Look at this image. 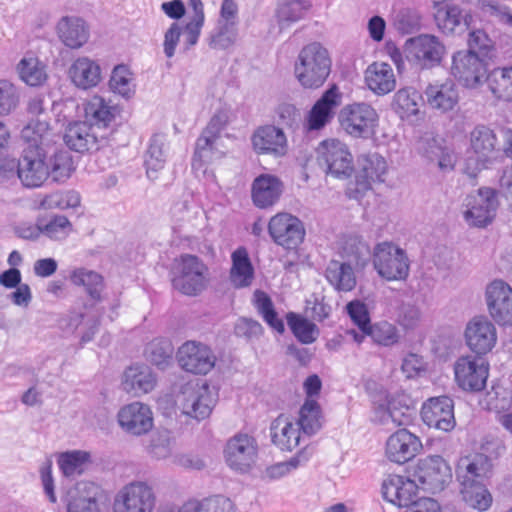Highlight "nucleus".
Returning <instances> with one entry per match:
<instances>
[{
	"mask_svg": "<svg viewBox=\"0 0 512 512\" xmlns=\"http://www.w3.org/2000/svg\"><path fill=\"white\" fill-rule=\"evenodd\" d=\"M118 422L127 433L140 436L153 427V414L150 407L141 402H132L118 412Z\"/></svg>",
	"mask_w": 512,
	"mask_h": 512,
	"instance_id": "nucleus-23",
	"label": "nucleus"
},
{
	"mask_svg": "<svg viewBox=\"0 0 512 512\" xmlns=\"http://www.w3.org/2000/svg\"><path fill=\"white\" fill-rule=\"evenodd\" d=\"M176 357L181 368L193 374H207L216 360L209 347L194 341L184 343L178 349Z\"/></svg>",
	"mask_w": 512,
	"mask_h": 512,
	"instance_id": "nucleus-19",
	"label": "nucleus"
},
{
	"mask_svg": "<svg viewBox=\"0 0 512 512\" xmlns=\"http://www.w3.org/2000/svg\"><path fill=\"white\" fill-rule=\"evenodd\" d=\"M418 151L429 162L435 163L440 171L446 173L454 169L457 157L448 147L442 145L441 141L425 135L418 142Z\"/></svg>",
	"mask_w": 512,
	"mask_h": 512,
	"instance_id": "nucleus-30",
	"label": "nucleus"
},
{
	"mask_svg": "<svg viewBox=\"0 0 512 512\" xmlns=\"http://www.w3.org/2000/svg\"><path fill=\"white\" fill-rule=\"evenodd\" d=\"M171 281L182 294L196 296L207 286L208 267L199 257L183 254L175 260Z\"/></svg>",
	"mask_w": 512,
	"mask_h": 512,
	"instance_id": "nucleus-4",
	"label": "nucleus"
},
{
	"mask_svg": "<svg viewBox=\"0 0 512 512\" xmlns=\"http://www.w3.org/2000/svg\"><path fill=\"white\" fill-rule=\"evenodd\" d=\"M466 206V221L477 227H485L495 217L498 208L497 192L491 188H481L476 195L467 197Z\"/></svg>",
	"mask_w": 512,
	"mask_h": 512,
	"instance_id": "nucleus-16",
	"label": "nucleus"
},
{
	"mask_svg": "<svg viewBox=\"0 0 512 512\" xmlns=\"http://www.w3.org/2000/svg\"><path fill=\"white\" fill-rule=\"evenodd\" d=\"M451 74L463 86L477 88L486 82L487 63L471 50H461L452 57Z\"/></svg>",
	"mask_w": 512,
	"mask_h": 512,
	"instance_id": "nucleus-11",
	"label": "nucleus"
},
{
	"mask_svg": "<svg viewBox=\"0 0 512 512\" xmlns=\"http://www.w3.org/2000/svg\"><path fill=\"white\" fill-rule=\"evenodd\" d=\"M339 254L344 262L355 269H363L372 255L367 242L356 234H347L340 239Z\"/></svg>",
	"mask_w": 512,
	"mask_h": 512,
	"instance_id": "nucleus-35",
	"label": "nucleus"
},
{
	"mask_svg": "<svg viewBox=\"0 0 512 512\" xmlns=\"http://www.w3.org/2000/svg\"><path fill=\"white\" fill-rule=\"evenodd\" d=\"M257 456V442L247 434H237L227 442L226 462L235 471L248 472L256 463Z\"/></svg>",
	"mask_w": 512,
	"mask_h": 512,
	"instance_id": "nucleus-15",
	"label": "nucleus"
},
{
	"mask_svg": "<svg viewBox=\"0 0 512 512\" xmlns=\"http://www.w3.org/2000/svg\"><path fill=\"white\" fill-rule=\"evenodd\" d=\"M270 431L272 442L283 451H291L299 445V427L286 415H279L272 422Z\"/></svg>",
	"mask_w": 512,
	"mask_h": 512,
	"instance_id": "nucleus-38",
	"label": "nucleus"
},
{
	"mask_svg": "<svg viewBox=\"0 0 512 512\" xmlns=\"http://www.w3.org/2000/svg\"><path fill=\"white\" fill-rule=\"evenodd\" d=\"M68 77L77 88L87 90L101 82V67L89 57H78L68 68Z\"/></svg>",
	"mask_w": 512,
	"mask_h": 512,
	"instance_id": "nucleus-33",
	"label": "nucleus"
},
{
	"mask_svg": "<svg viewBox=\"0 0 512 512\" xmlns=\"http://www.w3.org/2000/svg\"><path fill=\"white\" fill-rule=\"evenodd\" d=\"M22 139L27 143L24 149H43L48 153L60 151L55 147V134L46 121H31L21 131Z\"/></svg>",
	"mask_w": 512,
	"mask_h": 512,
	"instance_id": "nucleus-37",
	"label": "nucleus"
},
{
	"mask_svg": "<svg viewBox=\"0 0 512 512\" xmlns=\"http://www.w3.org/2000/svg\"><path fill=\"white\" fill-rule=\"evenodd\" d=\"M342 94L336 85H332L315 102L307 116V129L309 131L320 130L334 117V110L340 106Z\"/></svg>",
	"mask_w": 512,
	"mask_h": 512,
	"instance_id": "nucleus-26",
	"label": "nucleus"
},
{
	"mask_svg": "<svg viewBox=\"0 0 512 512\" xmlns=\"http://www.w3.org/2000/svg\"><path fill=\"white\" fill-rule=\"evenodd\" d=\"M283 192V184L278 177L271 174H261L256 177L251 187V197L254 205L265 209L273 206Z\"/></svg>",
	"mask_w": 512,
	"mask_h": 512,
	"instance_id": "nucleus-31",
	"label": "nucleus"
},
{
	"mask_svg": "<svg viewBox=\"0 0 512 512\" xmlns=\"http://www.w3.org/2000/svg\"><path fill=\"white\" fill-rule=\"evenodd\" d=\"M376 110L367 103H353L344 106L339 113L342 128L352 137L369 138L378 124Z\"/></svg>",
	"mask_w": 512,
	"mask_h": 512,
	"instance_id": "nucleus-10",
	"label": "nucleus"
},
{
	"mask_svg": "<svg viewBox=\"0 0 512 512\" xmlns=\"http://www.w3.org/2000/svg\"><path fill=\"white\" fill-rule=\"evenodd\" d=\"M422 448L420 439L403 428L393 433L386 442L387 458L397 464H404L413 459Z\"/></svg>",
	"mask_w": 512,
	"mask_h": 512,
	"instance_id": "nucleus-27",
	"label": "nucleus"
},
{
	"mask_svg": "<svg viewBox=\"0 0 512 512\" xmlns=\"http://www.w3.org/2000/svg\"><path fill=\"white\" fill-rule=\"evenodd\" d=\"M375 418L383 425L406 426L412 422L413 409L403 402L402 397H393L387 405L376 408Z\"/></svg>",
	"mask_w": 512,
	"mask_h": 512,
	"instance_id": "nucleus-39",
	"label": "nucleus"
},
{
	"mask_svg": "<svg viewBox=\"0 0 512 512\" xmlns=\"http://www.w3.org/2000/svg\"><path fill=\"white\" fill-rule=\"evenodd\" d=\"M70 280L74 285L83 286L91 299L101 300L104 281L99 273L86 268H78L71 273Z\"/></svg>",
	"mask_w": 512,
	"mask_h": 512,
	"instance_id": "nucleus-49",
	"label": "nucleus"
},
{
	"mask_svg": "<svg viewBox=\"0 0 512 512\" xmlns=\"http://www.w3.org/2000/svg\"><path fill=\"white\" fill-rule=\"evenodd\" d=\"M155 504L153 488L144 481H133L117 493L114 512H152Z\"/></svg>",
	"mask_w": 512,
	"mask_h": 512,
	"instance_id": "nucleus-12",
	"label": "nucleus"
},
{
	"mask_svg": "<svg viewBox=\"0 0 512 512\" xmlns=\"http://www.w3.org/2000/svg\"><path fill=\"white\" fill-rule=\"evenodd\" d=\"M419 486L415 481L400 475H389L382 483L383 498L398 506L411 507L415 503Z\"/></svg>",
	"mask_w": 512,
	"mask_h": 512,
	"instance_id": "nucleus-24",
	"label": "nucleus"
},
{
	"mask_svg": "<svg viewBox=\"0 0 512 512\" xmlns=\"http://www.w3.org/2000/svg\"><path fill=\"white\" fill-rule=\"evenodd\" d=\"M229 123V115L225 110L217 111L196 141L192 158V170L199 175H206L208 166L225 155L221 144V133Z\"/></svg>",
	"mask_w": 512,
	"mask_h": 512,
	"instance_id": "nucleus-2",
	"label": "nucleus"
},
{
	"mask_svg": "<svg viewBox=\"0 0 512 512\" xmlns=\"http://www.w3.org/2000/svg\"><path fill=\"white\" fill-rule=\"evenodd\" d=\"M420 99V94L414 88H403L395 93L393 108L400 118H409L418 114Z\"/></svg>",
	"mask_w": 512,
	"mask_h": 512,
	"instance_id": "nucleus-52",
	"label": "nucleus"
},
{
	"mask_svg": "<svg viewBox=\"0 0 512 512\" xmlns=\"http://www.w3.org/2000/svg\"><path fill=\"white\" fill-rule=\"evenodd\" d=\"M166 138L164 135L155 134L151 140L146 153L145 165L148 177L152 178V173L161 170L166 162Z\"/></svg>",
	"mask_w": 512,
	"mask_h": 512,
	"instance_id": "nucleus-51",
	"label": "nucleus"
},
{
	"mask_svg": "<svg viewBox=\"0 0 512 512\" xmlns=\"http://www.w3.org/2000/svg\"><path fill=\"white\" fill-rule=\"evenodd\" d=\"M346 309L351 320L358 326L361 332H367V329L371 325L367 306L361 301L355 300L349 302Z\"/></svg>",
	"mask_w": 512,
	"mask_h": 512,
	"instance_id": "nucleus-64",
	"label": "nucleus"
},
{
	"mask_svg": "<svg viewBox=\"0 0 512 512\" xmlns=\"http://www.w3.org/2000/svg\"><path fill=\"white\" fill-rule=\"evenodd\" d=\"M72 231V224L64 215H55L42 225V234L52 240L65 239Z\"/></svg>",
	"mask_w": 512,
	"mask_h": 512,
	"instance_id": "nucleus-61",
	"label": "nucleus"
},
{
	"mask_svg": "<svg viewBox=\"0 0 512 512\" xmlns=\"http://www.w3.org/2000/svg\"><path fill=\"white\" fill-rule=\"evenodd\" d=\"M423 318L421 308L413 302H403L398 310L397 321L406 331L416 329Z\"/></svg>",
	"mask_w": 512,
	"mask_h": 512,
	"instance_id": "nucleus-60",
	"label": "nucleus"
},
{
	"mask_svg": "<svg viewBox=\"0 0 512 512\" xmlns=\"http://www.w3.org/2000/svg\"><path fill=\"white\" fill-rule=\"evenodd\" d=\"M272 240L285 249H295L304 240L305 228L302 221L290 213H278L268 223Z\"/></svg>",
	"mask_w": 512,
	"mask_h": 512,
	"instance_id": "nucleus-13",
	"label": "nucleus"
},
{
	"mask_svg": "<svg viewBox=\"0 0 512 512\" xmlns=\"http://www.w3.org/2000/svg\"><path fill=\"white\" fill-rule=\"evenodd\" d=\"M486 82L495 98L512 102V66L493 69L486 77Z\"/></svg>",
	"mask_w": 512,
	"mask_h": 512,
	"instance_id": "nucleus-47",
	"label": "nucleus"
},
{
	"mask_svg": "<svg viewBox=\"0 0 512 512\" xmlns=\"http://www.w3.org/2000/svg\"><path fill=\"white\" fill-rule=\"evenodd\" d=\"M90 463V453L82 450L67 451L61 453L58 458L59 468L66 477L81 475Z\"/></svg>",
	"mask_w": 512,
	"mask_h": 512,
	"instance_id": "nucleus-48",
	"label": "nucleus"
},
{
	"mask_svg": "<svg viewBox=\"0 0 512 512\" xmlns=\"http://www.w3.org/2000/svg\"><path fill=\"white\" fill-rule=\"evenodd\" d=\"M492 467L488 456L477 453L462 458L456 469V477L461 486L483 483Z\"/></svg>",
	"mask_w": 512,
	"mask_h": 512,
	"instance_id": "nucleus-29",
	"label": "nucleus"
},
{
	"mask_svg": "<svg viewBox=\"0 0 512 512\" xmlns=\"http://www.w3.org/2000/svg\"><path fill=\"white\" fill-rule=\"evenodd\" d=\"M360 171L356 175L354 188L349 187V196L361 197L371 188L372 182H384L387 172V163L378 153H369L359 158Z\"/></svg>",
	"mask_w": 512,
	"mask_h": 512,
	"instance_id": "nucleus-17",
	"label": "nucleus"
},
{
	"mask_svg": "<svg viewBox=\"0 0 512 512\" xmlns=\"http://www.w3.org/2000/svg\"><path fill=\"white\" fill-rule=\"evenodd\" d=\"M19 95L16 87L7 82L0 81V116L9 114L18 104Z\"/></svg>",
	"mask_w": 512,
	"mask_h": 512,
	"instance_id": "nucleus-63",
	"label": "nucleus"
},
{
	"mask_svg": "<svg viewBox=\"0 0 512 512\" xmlns=\"http://www.w3.org/2000/svg\"><path fill=\"white\" fill-rule=\"evenodd\" d=\"M105 135H99L87 122H74L65 130L63 140L67 147L78 153L92 152L100 148Z\"/></svg>",
	"mask_w": 512,
	"mask_h": 512,
	"instance_id": "nucleus-25",
	"label": "nucleus"
},
{
	"mask_svg": "<svg viewBox=\"0 0 512 512\" xmlns=\"http://www.w3.org/2000/svg\"><path fill=\"white\" fill-rule=\"evenodd\" d=\"M325 277L338 291L348 292L356 286L354 266L344 261L331 260L325 270Z\"/></svg>",
	"mask_w": 512,
	"mask_h": 512,
	"instance_id": "nucleus-46",
	"label": "nucleus"
},
{
	"mask_svg": "<svg viewBox=\"0 0 512 512\" xmlns=\"http://www.w3.org/2000/svg\"><path fill=\"white\" fill-rule=\"evenodd\" d=\"M18 73L30 86H38L46 79L44 68L36 58L22 59L18 64Z\"/></svg>",
	"mask_w": 512,
	"mask_h": 512,
	"instance_id": "nucleus-59",
	"label": "nucleus"
},
{
	"mask_svg": "<svg viewBox=\"0 0 512 512\" xmlns=\"http://www.w3.org/2000/svg\"><path fill=\"white\" fill-rule=\"evenodd\" d=\"M60 41L71 49H79L87 43L90 30L87 23L77 16H63L56 25Z\"/></svg>",
	"mask_w": 512,
	"mask_h": 512,
	"instance_id": "nucleus-32",
	"label": "nucleus"
},
{
	"mask_svg": "<svg viewBox=\"0 0 512 512\" xmlns=\"http://www.w3.org/2000/svg\"><path fill=\"white\" fill-rule=\"evenodd\" d=\"M307 435L315 434L320 428V407L314 400H306L299 411V419L295 422Z\"/></svg>",
	"mask_w": 512,
	"mask_h": 512,
	"instance_id": "nucleus-54",
	"label": "nucleus"
},
{
	"mask_svg": "<svg viewBox=\"0 0 512 512\" xmlns=\"http://www.w3.org/2000/svg\"><path fill=\"white\" fill-rule=\"evenodd\" d=\"M463 501L480 512L486 511L492 504V496L483 483L461 486Z\"/></svg>",
	"mask_w": 512,
	"mask_h": 512,
	"instance_id": "nucleus-53",
	"label": "nucleus"
},
{
	"mask_svg": "<svg viewBox=\"0 0 512 512\" xmlns=\"http://www.w3.org/2000/svg\"><path fill=\"white\" fill-rule=\"evenodd\" d=\"M286 320L293 335L302 344H311L318 338L319 329L316 324L301 315L289 312L286 315Z\"/></svg>",
	"mask_w": 512,
	"mask_h": 512,
	"instance_id": "nucleus-50",
	"label": "nucleus"
},
{
	"mask_svg": "<svg viewBox=\"0 0 512 512\" xmlns=\"http://www.w3.org/2000/svg\"><path fill=\"white\" fill-rule=\"evenodd\" d=\"M364 334L370 336L375 343L383 346H392L399 341V333L396 326L387 321H380L370 325Z\"/></svg>",
	"mask_w": 512,
	"mask_h": 512,
	"instance_id": "nucleus-57",
	"label": "nucleus"
},
{
	"mask_svg": "<svg viewBox=\"0 0 512 512\" xmlns=\"http://www.w3.org/2000/svg\"><path fill=\"white\" fill-rule=\"evenodd\" d=\"M498 139L491 128L486 125H477L470 132V149L474 155L468 158L466 171L471 177H475L477 172L487 168L498 152Z\"/></svg>",
	"mask_w": 512,
	"mask_h": 512,
	"instance_id": "nucleus-7",
	"label": "nucleus"
},
{
	"mask_svg": "<svg viewBox=\"0 0 512 512\" xmlns=\"http://www.w3.org/2000/svg\"><path fill=\"white\" fill-rule=\"evenodd\" d=\"M434 19L437 28L445 35H456L468 29L467 15L453 3L438 4Z\"/></svg>",
	"mask_w": 512,
	"mask_h": 512,
	"instance_id": "nucleus-34",
	"label": "nucleus"
},
{
	"mask_svg": "<svg viewBox=\"0 0 512 512\" xmlns=\"http://www.w3.org/2000/svg\"><path fill=\"white\" fill-rule=\"evenodd\" d=\"M404 53L407 60L420 69H431L440 65L446 48L438 37L420 34L406 40Z\"/></svg>",
	"mask_w": 512,
	"mask_h": 512,
	"instance_id": "nucleus-8",
	"label": "nucleus"
},
{
	"mask_svg": "<svg viewBox=\"0 0 512 512\" xmlns=\"http://www.w3.org/2000/svg\"><path fill=\"white\" fill-rule=\"evenodd\" d=\"M485 295L491 317L498 324H512V288L502 280H494Z\"/></svg>",
	"mask_w": 512,
	"mask_h": 512,
	"instance_id": "nucleus-20",
	"label": "nucleus"
},
{
	"mask_svg": "<svg viewBox=\"0 0 512 512\" xmlns=\"http://www.w3.org/2000/svg\"><path fill=\"white\" fill-rule=\"evenodd\" d=\"M172 452V439L168 431H158L151 437L149 453L156 459H165Z\"/></svg>",
	"mask_w": 512,
	"mask_h": 512,
	"instance_id": "nucleus-62",
	"label": "nucleus"
},
{
	"mask_svg": "<svg viewBox=\"0 0 512 512\" xmlns=\"http://www.w3.org/2000/svg\"><path fill=\"white\" fill-rule=\"evenodd\" d=\"M110 89L124 98H131L135 94V85L130 70L125 65L116 66L109 81Z\"/></svg>",
	"mask_w": 512,
	"mask_h": 512,
	"instance_id": "nucleus-56",
	"label": "nucleus"
},
{
	"mask_svg": "<svg viewBox=\"0 0 512 512\" xmlns=\"http://www.w3.org/2000/svg\"><path fill=\"white\" fill-rule=\"evenodd\" d=\"M424 93L428 105L442 112L452 110L459 99L458 91L452 81L429 84Z\"/></svg>",
	"mask_w": 512,
	"mask_h": 512,
	"instance_id": "nucleus-40",
	"label": "nucleus"
},
{
	"mask_svg": "<svg viewBox=\"0 0 512 512\" xmlns=\"http://www.w3.org/2000/svg\"><path fill=\"white\" fill-rule=\"evenodd\" d=\"M230 282L235 288H245L252 284L254 268L245 247H238L231 255Z\"/></svg>",
	"mask_w": 512,
	"mask_h": 512,
	"instance_id": "nucleus-45",
	"label": "nucleus"
},
{
	"mask_svg": "<svg viewBox=\"0 0 512 512\" xmlns=\"http://www.w3.org/2000/svg\"><path fill=\"white\" fill-rule=\"evenodd\" d=\"M321 146L319 160L326 166V172L337 178L350 176L353 165L347 146L336 139L323 141Z\"/></svg>",
	"mask_w": 512,
	"mask_h": 512,
	"instance_id": "nucleus-21",
	"label": "nucleus"
},
{
	"mask_svg": "<svg viewBox=\"0 0 512 512\" xmlns=\"http://www.w3.org/2000/svg\"><path fill=\"white\" fill-rule=\"evenodd\" d=\"M310 8V0H277L275 18L279 33L303 19Z\"/></svg>",
	"mask_w": 512,
	"mask_h": 512,
	"instance_id": "nucleus-42",
	"label": "nucleus"
},
{
	"mask_svg": "<svg viewBox=\"0 0 512 512\" xmlns=\"http://www.w3.org/2000/svg\"><path fill=\"white\" fill-rule=\"evenodd\" d=\"M454 374L460 388L478 392L486 386L488 364L480 357L461 356L454 364Z\"/></svg>",
	"mask_w": 512,
	"mask_h": 512,
	"instance_id": "nucleus-14",
	"label": "nucleus"
},
{
	"mask_svg": "<svg viewBox=\"0 0 512 512\" xmlns=\"http://www.w3.org/2000/svg\"><path fill=\"white\" fill-rule=\"evenodd\" d=\"M237 38L235 22H219L215 32L209 39V46L215 50H224L232 46Z\"/></svg>",
	"mask_w": 512,
	"mask_h": 512,
	"instance_id": "nucleus-58",
	"label": "nucleus"
},
{
	"mask_svg": "<svg viewBox=\"0 0 512 512\" xmlns=\"http://www.w3.org/2000/svg\"><path fill=\"white\" fill-rule=\"evenodd\" d=\"M117 107L103 97L93 96L85 107V116L94 129H106L114 121Z\"/></svg>",
	"mask_w": 512,
	"mask_h": 512,
	"instance_id": "nucleus-44",
	"label": "nucleus"
},
{
	"mask_svg": "<svg viewBox=\"0 0 512 512\" xmlns=\"http://www.w3.org/2000/svg\"><path fill=\"white\" fill-rule=\"evenodd\" d=\"M182 413L197 421L208 418L217 402V395L206 381L188 382L176 400Z\"/></svg>",
	"mask_w": 512,
	"mask_h": 512,
	"instance_id": "nucleus-5",
	"label": "nucleus"
},
{
	"mask_svg": "<svg viewBox=\"0 0 512 512\" xmlns=\"http://www.w3.org/2000/svg\"><path fill=\"white\" fill-rule=\"evenodd\" d=\"M156 377L151 368L144 364L128 367L123 374V389L134 396L146 394L154 389Z\"/></svg>",
	"mask_w": 512,
	"mask_h": 512,
	"instance_id": "nucleus-36",
	"label": "nucleus"
},
{
	"mask_svg": "<svg viewBox=\"0 0 512 512\" xmlns=\"http://www.w3.org/2000/svg\"><path fill=\"white\" fill-rule=\"evenodd\" d=\"M174 348L169 340L155 339L146 349L147 359L160 369L172 363Z\"/></svg>",
	"mask_w": 512,
	"mask_h": 512,
	"instance_id": "nucleus-55",
	"label": "nucleus"
},
{
	"mask_svg": "<svg viewBox=\"0 0 512 512\" xmlns=\"http://www.w3.org/2000/svg\"><path fill=\"white\" fill-rule=\"evenodd\" d=\"M331 66L328 50L319 42H312L300 50L294 73L301 86L306 89H317L327 80Z\"/></svg>",
	"mask_w": 512,
	"mask_h": 512,
	"instance_id": "nucleus-3",
	"label": "nucleus"
},
{
	"mask_svg": "<svg viewBox=\"0 0 512 512\" xmlns=\"http://www.w3.org/2000/svg\"><path fill=\"white\" fill-rule=\"evenodd\" d=\"M96 495L93 483H77L68 493L67 512H99Z\"/></svg>",
	"mask_w": 512,
	"mask_h": 512,
	"instance_id": "nucleus-43",
	"label": "nucleus"
},
{
	"mask_svg": "<svg viewBox=\"0 0 512 512\" xmlns=\"http://www.w3.org/2000/svg\"><path fill=\"white\" fill-rule=\"evenodd\" d=\"M413 477L421 489L435 494L449 485L452 480V470L441 456H428L418 461Z\"/></svg>",
	"mask_w": 512,
	"mask_h": 512,
	"instance_id": "nucleus-9",
	"label": "nucleus"
},
{
	"mask_svg": "<svg viewBox=\"0 0 512 512\" xmlns=\"http://www.w3.org/2000/svg\"><path fill=\"white\" fill-rule=\"evenodd\" d=\"M421 418L430 428L451 431L456 425L453 400L448 396L429 398L422 405Z\"/></svg>",
	"mask_w": 512,
	"mask_h": 512,
	"instance_id": "nucleus-18",
	"label": "nucleus"
},
{
	"mask_svg": "<svg viewBox=\"0 0 512 512\" xmlns=\"http://www.w3.org/2000/svg\"><path fill=\"white\" fill-rule=\"evenodd\" d=\"M465 338L471 351L477 355H484L490 352L496 344V328L488 318L475 317L466 326Z\"/></svg>",
	"mask_w": 512,
	"mask_h": 512,
	"instance_id": "nucleus-22",
	"label": "nucleus"
},
{
	"mask_svg": "<svg viewBox=\"0 0 512 512\" xmlns=\"http://www.w3.org/2000/svg\"><path fill=\"white\" fill-rule=\"evenodd\" d=\"M253 149L257 154L283 156L287 151V139L282 129L274 125L258 127L251 137Z\"/></svg>",
	"mask_w": 512,
	"mask_h": 512,
	"instance_id": "nucleus-28",
	"label": "nucleus"
},
{
	"mask_svg": "<svg viewBox=\"0 0 512 512\" xmlns=\"http://www.w3.org/2000/svg\"><path fill=\"white\" fill-rule=\"evenodd\" d=\"M373 266L378 275L387 281L406 280L410 272V261L405 250L391 242L375 246Z\"/></svg>",
	"mask_w": 512,
	"mask_h": 512,
	"instance_id": "nucleus-6",
	"label": "nucleus"
},
{
	"mask_svg": "<svg viewBox=\"0 0 512 512\" xmlns=\"http://www.w3.org/2000/svg\"><path fill=\"white\" fill-rule=\"evenodd\" d=\"M75 170L73 159L66 150L48 153L43 149H23L18 163V179L30 189L42 187L48 181L64 183Z\"/></svg>",
	"mask_w": 512,
	"mask_h": 512,
	"instance_id": "nucleus-1",
	"label": "nucleus"
},
{
	"mask_svg": "<svg viewBox=\"0 0 512 512\" xmlns=\"http://www.w3.org/2000/svg\"><path fill=\"white\" fill-rule=\"evenodd\" d=\"M365 81L371 91L377 95L391 92L396 85L392 67L385 62H374L365 72Z\"/></svg>",
	"mask_w": 512,
	"mask_h": 512,
	"instance_id": "nucleus-41",
	"label": "nucleus"
}]
</instances>
